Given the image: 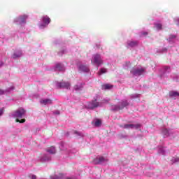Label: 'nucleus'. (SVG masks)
<instances>
[{"instance_id": "f257e3e1", "label": "nucleus", "mask_w": 179, "mask_h": 179, "mask_svg": "<svg viewBox=\"0 0 179 179\" xmlns=\"http://www.w3.org/2000/svg\"><path fill=\"white\" fill-rule=\"evenodd\" d=\"M24 114H26V110L24 108H20L16 111H14L11 113V117L13 118H17L15 120L16 122H20V124H23L26 122L25 119H22L24 116Z\"/></svg>"}, {"instance_id": "f03ea898", "label": "nucleus", "mask_w": 179, "mask_h": 179, "mask_svg": "<svg viewBox=\"0 0 179 179\" xmlns=\"http://www.w3.org/2000/svg\"><path fill=\"white\" fill-rule=\"evenodd\" d=\"M99 100H100V96L96 95L92 101H90L86 104L87 108L93 110V108H97V107H101V102H99Z\"/></svg>"}, {"instance_id": "7ed1b4c3", "label": "nucleus", "mask_w": 179, "mask_h": 179, "mask_svg": "<svg viewBox=\"0 0 179 179\" xmlns=\"http://www.w3.org/2000/svg\"><path fill=\"white\" fill-rule=\"evenodd\" d=\"M27 19H29V15L27 14H23L15 17L13 22L15 24H19L21 27H24V26H26Z\"/></svg>"}, {"instance_id": "20e7f679", "label": "nucleus", "mask_w": 179, "mask_h": 179, "mask_svg": "<svg viewBox=\"0 0 179 179\" xmlns=\"http://www.w3.org/2000/svg\"><path fill=\"white\" fill-rule=\"evenodd\" d=\"M91 62L92 65L99 67L100 66V65H103V57H101V55H100V54H94L92 55Z\"/></svg>"}, {"instance_id": "39448f33", "label": "nucleus", "mask_w": 179, "mask_h": 179, "mask_svg": "<svg viewBox=\"0 0 179 179\" xmlns=\"http://www.w3.org/2000/svg\"><path fill=\"white\" fill-rule=\"evenodd\" d=\"M145 72H146V69H145V67L135 66L131 69L130 73L133 76H141V75H143Z\"/></svg>"}, {"instance_id": "423d86ee", "label": "nucleus", "mask_w": 179, "mask_h": 179, "mask_svg": "<svg viewBox=\"0 0 179 179\" xmlns=\"http://www.w3.org/2000/svg\"><path fill=\"white\" fill-rule=\"evenodd\" d=\"M51 20L48 15H44L41 18V22L38 24V27L41 29H45L50 24Z\"/></svg>"}, {"instance_id": "0eeeda50", "label": "nucleus", "mask_w": 179, "mask_h": 179, "mask_svg": "<svg viewBox=\"0 0 179 179\" xmlns=\"http://www.w3.org/2000/svg\"><path fill=\"white\" fill-rule=\"evenodd\" d=\"M167 41L169 43V44H173L174 47L179 45V38L176 34H170L167 38Z\"/></svg>"}, {"instance_id": "6e6552de", "label": "nucleus", "mask_w": 179, "mask_h": 179, "mask_svg": "<svg viewBox=\"0 0 179 179\" xmlns=\"http://www.w3.org/2000/svg\"><path fill=\"white\" fill-rule=\"evenodd\" d=\"M170 72H171V69H170V67L167 66H163L161 69V78H162L163 79H164V78H169V74L170 73Z\"/></svg>"}, {"instance_id": "1a4fd4ad", "label": "nucleus", "mask_w": 179, "mask_h": 179, "mask_svg": "<svg viewBox=\"0 0 179 179\" xmlns=\"http://www.w3.org/2000/svg\"><path fill=\"white\" fill-rule=\"evenodd\" d=\"M141 127L139 124H125L120 125V128H123V129H139Z\"/></svg>"}, {"instance_id": "9d476101", "label": "nucleus", "mask_w": 179, "mask_h": 179, "mask_svg": "<svg viewBox=\"0 0 179 179\" xmlns=\"http://www.w3.org/2000/svg\"><path fill=\"white\" fill-rule=\"evenodd\" d=\"M161 131L164 138H168V136H173V135L174 134V131L173 130L168 129L165 127H163Z\"/></svg>"}, {"instance_id": "9b49d317", "label": "nucleus", "mask_w": 179, "mask_h": 179, "mask_svg": "<svg viewBox=\"0 0 179 179\" xmlns=\"http://www.w3.org/2000/svg\"><path fill=\"white\" fill-rule=\"evenodd\" d=\"M139 42L138 41L129 40L126 43L127 48H134V47H138Z\"/></svg>"}, {"instance_id": "f8f14e48", "label": "nucleus", "mask_w": 179, "mask_h": 179, "mask_svg": "<svg viewBox=\"0 0 179 179\" xmlns=\"http://www.w3.org/2000/svg\"><path fill=\"white\" fill-rule=\"evenodd\" d=\"M51 179H78L76 176L66 177L62 173H59L58 175H54L51 176Z\"/></svg>"}, {"instance_id": "ddd939ff", "label": "nucleus", "mask_w": 179, "mask_h": 179, "mask_svg": "<svg viewBox=\"0 0 179 179\" xmlns=\"http://www.w3.org/2000/svg\"><path fill=\"white\" fill-rule=\"evenodd\" d=\"M108 159L107 158H104L103 157H99L96 158L94 160V164H106L108 163Z\"/></svg>"}, {"instance_id": "4468645a", "label": "nucleus", "mask_w": 179, "mask_h": 179, "mask_svg": "<svg viewBox=\"0 0 179 179\" xmlns=\"http://www.w3.org/2000/svg\"><path fill=\"white\" fill-rule=\"evenodd\" d=\"M40 161L42 163H45L47 162H50L51 160V155L50 154H43L40 157Z\"/></svg>"}, {"instance_id": "2eb2a0df", "label": "nucleus", "mask_w": 179, "mask_h": 179, "mask_svg": "<svg viewBox=\"0 0 179 179\" xmlns=\"http://www.w3.org/2000/svg\"><path fill=\"white\" fill-rule=\"evenodd\" d=\"M56 86L59 88L69 89L71 87V83L68 82L57 83Z\"/></svg>"}, {"instance_id": "dca6fc26", "label": "nucleus", "mask_w": 179, "mask_h": 179, "mask_svg": "<svg viewBox=\"0 0 179 179\" xmlns=\"http://www.w3.org/2000/svg\"><path fill=\"white\" fill-rule=\"evenodd\" d=\"M78 71L79 72H83L84 73H87L90 72V69L89 66L81 64L78 66Z\"/></svg>"}, {"instance_id": "f3484780", "label": "nucleus", "mask_w": 179, "mask_h": 179, "mask_svg": "<svg viewBox=\"0 0 179 179\" xmlns=\"http://www.w3.org/2000/svg\"><path fill=\"white\" fill-rule=\"evenodd\" d=\"M55 71H59L60 72H64L65 71V66L62 63H57L55 66Z\"/></svg>"}, {"instance_id": "a211bd4d", "label": "nucleus", "mask_w": 179, "mask_h": 179, "mask_svg": "<svg viewBox=\"0 0 179 179\" xmlns=\"http://www.w3.org/2000/svg\"><path fill=\"white\" fill-rule=\"evenodd\" d=\"M23 55V52L21 50H18L14 52L12 58L16 59L17 58H20Z\"/></svg>"}, {"instance_id": "6ab92c4d", "label": "nucleus", "mask_w": 179, "mask_h": 179, "mask_svg": "<svg viewBox=\"0 0 179 179\" xmlns=\"http://www.w3.org/2000/svg\"><path fill=\"white\" fill-rule=\"evenodd\" d=\"M169 97L173 99V100H176L177 97H179V92L177 91H171L169 92Z\"/></svg>"}, {"instance_id": "aec40b11", "label": "nucleus", "mask_w": 179, "mask_h": 179, "mask_svg": "<svg viewBox=\"0 0 179 179\" xmlns=\"http://www.w3.org/2000/svg\"><path fill=\"white\" fill-rule=\"evenodd\" d=\"M40 103L43 104V106H49V104H52V100L50 99H41Z\"/></svg>"}, {"instance_id": "412c9836", "label": "nucleus", "mask_w": 179, "mask_h": 179, "mask_svg": "<svg viewBox=\"0 0 179 179\" xmlns=\"http://www.w3.org/2000/svg\"><path fill=\"white\" fill-rule=\"evenodd\" d=\"M120 109L122 110V108H124V107H127L128 106H129V102H128L127 100H122L120 103Z\"/></svg>"}, {"instance_id": "4be33fe9", "label": "nucleus", "mask_w": 179, "mask_h": 179, "mask_svg": "<svg viewBox=\"0 0 179 179\" xmlns=\"http://www.w3.org/2000/svg\"><path fill=\"white\" fill-rule=\"evenodd\" d=\"M46 152H48V153H50V155H55V153L57 152V150L55 149V147L52 146L47 148Z\"/></svg>"}, {"instance_id": "5701e85b", "label": "nucleus", "mask_w": 179, "mask_h": 179, "mask_svg": "<svg viewBox=\"0 0 179 179\" xmlns=\"http://www.w3.org/2000/svg\"><path fill=\"white\" fill-rule=\"evenodd\" d=\"M74 89L76 91L82 90V89H83V83H82V82L78 83L75 85Z\"/></svg>"}, {"instance_id": "b1692460", "label": "nucleus", "mask_w": 179, "mask_h": 179, "mask_svg": "<svg viewBox=\"0 0 179 179\" xmlns=\"http://www.w3.org/2000/svg\"><path fill=\"white\" fill-rule=\"evenodd\" d=\"M103 90H111L113 89V85L110 84H105L102 85Z\"/></svg>"}, {"instance_id": "393cba45", "label": "nucleus", "mask_w": 179, "mask_h": 179, "mask_svg": "<svg viewBox=\"0 0 179 179\" xmlns=\"http://www.w3.org/2000/svg\"><path fill=\"white\" fill-rule=\"evenodd\" d=\"M158 153L159 155H164L166 154V150H164V148L162 145L158 147Z\"/></svg>"}, {"instance_id": "a878e982", "label": "nucleus", "mask_w": 179, "mask_h": 179, "mask_svg": "<svg viewBox=\"0 0 179 179\" xmlns=\"http://www.w3.org/2000/svg\"><path fill=\"white\" fill-rule=\"evenodd\" d=\"M155 52L156 54H164V52H167V48H163L162 49H157Z\"/></svg>"}, {"instance_id": "bb28decb", "label": "nucleus", "mask_w": 179, "mask_h": 179, "mask_svg": "<svg viewBox=\"0 0 179 179\" xmlns=\"http://www.w3.org/2000/svg\"><path fill=\"white\" fill-rule=\"evenodd\" d=\"M110 110L112 111H120V110H121V107L120 105H112Z\"/></svg>"}, {"instance_id": "cd10ccee", "label": "nucleus", "mask_w": 179, "mask_h": 179, "mask_svg": "<svg viewBox=\"0 0 179 179\" xmlns=\"http://www.w3.org/2000/svg\"><path fill=\"white\" fill-rule=\"evenodd\" d=\"M154 27L159 31L163 29V25L159 22H156L154 24Z\"/></svg>"}, {"instance_id": "c85d7f7f", "label": "nucleus", "mask_w": 179, "mask_h": 179, "mask_svg": "<svg viewBox=\"0 0 179 179\" xmlns=\"http://www.w3.org/2000/svg\"><path fill=\"white\" fill-rule=\"evenodd\" d=\"M59 148L61 150H68V145H66L65 143L62 142Z\"/></svg>"}, {"instance_id": "c756f323", "label": "nucleus", "mask_w": 179, "mask_h": 179, "mask_svg": "<svg viewBox=\"0 0 179 179\" xmlns=\"http://www.w3.org/2000/svg\"><path fill=\"white\" fill-rule=\"evenodd\" d=\"M104 73H107V69L101 68L98 71V75L100 76Z\"/></svg>"}, {"instance_id": "7c9ffc66", "label": "nucleus", "mask_w": 179, "mask_h": 179, "mask_svg": "<svg viewBox=\"0 0 179 179\" xmlns=\"http://www.w3.org/2000/svg\"><path fill=\"white\" fill-rule=\"evenodd\" d=\"M13 89H15L14 87H10L6 91H3L2 90H0V94H5L6 92H11V90H13Z\"/></svg>"}, {"instance_id": "2f4dec72", "label": "nucleus", "mask_w": 179, "mask_h": 179, "mask_svg": "<svg viewBox=\"0 0 179 179\" xmlns=\"http://www.w3.org/2000/svg\"><path fill=\"white\" fill-rule=\"evenodd\" d=\"M131 66V62H127L123 64V67L124 69H128Z\"/></svg>"}, {"instance_id": "473e14b6", "label": "nucleus", "mask_w": 179, "mask_h": 179, "mask_svg": "<svg viewBox=\"0 0 179 179\" xmlns=\"http://www.w3.org/2000/svg\"><path fill=\"white\" fill-rule=\"evenodd\" d=\"M74 134H75V135H76L77 136H78V138H82V137H83V133H82V132L75 131Z\"/></svg>"}, {"instance_id": "72a5a7b5", "label": "nucleus", "mask_w": 179, "mask_h": 179, "mask_svg": "<svg viewBox=\"0 0 179 179\" xmlns=\"http://www.w3.org/2000/svg\"><path fill=\"white\" fill-rule=\"evenodd\" d=\"M95 127H100L101 125V121L100 120H96L94 122Z\"/></svg>"}, {"instance_id": "f704fd0d", "label": "nucleus", "mask_w": 179, "mask_h": 179, "mask_svg": "<svg viewBox=\"0 0 179 179\" xmlns=\"http://www.w3.org/2000/svg\"><path fill=\"white\" fill-rule=\"evenodd\" d=\"M171 162H172V164L178 163L179 158L178 157H173V158H172Z\"/></svg>"}, {"instance_id": "c9c22d12", "label": "nucleus", "mask_w": 179, "mask_h": 179, "mask_svg": "<svg viewBox=\"0 0 179 179\" xmlns=\"http://www.w3.org/2000/svg\"><path fill=\"white\" fill-rule=\"evenodd\" d=\"M130 97H131V99H138V97H139V94H131V95L130 96Z\"/></svg>"}, {"instance_id": "e433bc0d", "label": "nucleus", "mask_w": 179, "mask_h": 179, "mask_svg": "<svg viewBox=\"0 0 179 179\" xmlns=\"http://www.w3.org/2000/svg\"><path fill=\"white\" fill-rule=\"evenodd\" d=\"M174 22L176 23L177 26H179V17H176L174 18Z\"/></svg>"}, {"instance_id": "4c0bfd02", "label": "nucleus", "mask_w": 179, "mask_h": 179, "mask_svg": "<svg viewBox=\"0 0 179 179\" xmlns=\"http://www.w3.org/2000/svg\"><path fill=\"white\" fill-rule=\"evenodd\" d=\"M3 108H0V117L3 115Z\"/></svg>"}, {"instance_id": "58836bf2", "label": "nucleus", "mask_w": 179, "mask_h": 179, "mask_svg": "<svg viewBox=\"0 0 179 179\" xmlns=\"http://www.w3.org/2000/svg\"><path fill=\"white\" fill-rule=\"evenodd\" d=\"M53 114H55L56 115H59V110H55L53 112Z\"/></svg>"}, {"instance_id": "ea45409f", "label": "nucleus", "mask_w": 179, "mask_h": 179, "mask_svg": "<svg viewBox=\"0 0 179 179\" xmlns=\"http://www.w3.org/2000/svg\"><path fill=\"white\" fill-rule=\"evenodd\" d=\"M141 36H148V32L146 31L141 32Z\"/></svg>"}, {"instance_id": "a19ab883", "label": "nucleus", "mask_w": 179, "mask_h": 179, "mask_svg": "<svg viewBox=\"0 0 179 179\" xmlns=\"http://www.w3.org/2000/svg\"><path fill=\"white\" fill-rule=\"evenodd\" d=\"M171 78L173 79V80H178V77H177V76H176V77H173V76H171Z\"/></svg>"}, {"instance_id": "79ce46f5", "label": "nucleus", "mask_w": 179, "mask_h": 179, "mask_svg": "<svg viewBox=\"0 0 179 179\" xmlns=\"http://www.w3.org/2000/svg\"><path fill=\"white\" fill-rule=\"evenodd\" d=\"M62 54H65V50H62V52H59V55H62Z\"/></svg>"}, {"instance_id": "37998d69", "label": "nucleus", "mask_w": 179, "mask_h": 179, "mask_svg": "<svg viewBox=\"0 0 179 179\" xmlns=\"http://www.w3.org/2000/svg\"><path fill=\"white\" fill-rule=\"evenodd\" d=\"M103 101L104 103H108V101H110V99H104Z\"/></svg>"}, {"instance_id": "c03bdc74", "label": "nucleus", "mask_w": 179, "mask_h": 179, "mask_svg": "<svg viewBox=\"0 0 179 179\" xmlns=\"http://www.w3.org/2000/svg\"><path fill=\"white\" fill-rule=\"evenodd\" d=\"M36 176H34V175H32L31 176V179H36Z\"/></svg>"}, {"instance_id": "a18cd8bd", "label": "nucleus", "mask_w": 179, "mask_h": 179, "mask_svg": "<svg viewBox=\"0 0 179 179\" xmlns=\"http://www.w3.org/2000/svg\"><path fill=\"white\" fill-rule=\"evenodd\" d=\"M3 65V62H0V68H1V66H2Z\"/></svg>"}, {"instance_id": "49530a36", "label": "nucleus", "mask_w": 179, "mask_h": 179, "mask_svg": "<svg viewBox=\"0 0 179 179\" xmlns=\"http://www.w3.org/2000/svg\"><path fill=\"white\" fill-rule=\"evenodd\" d=\"M71 153H76V150L74 151H70Z\"/></svg>"}]
</instances>
